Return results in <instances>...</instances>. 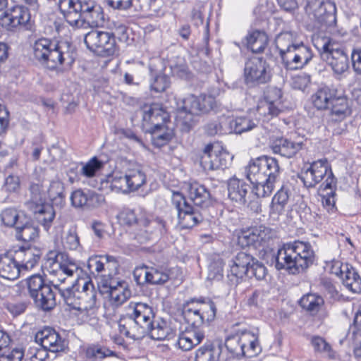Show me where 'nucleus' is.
<instances>
[{
    "instance_id": "6e6552de",
    "label": "nucleus",
    "mask_w": 361,
    "mask_h": 361,
    "mask_svg": "<svg viewBox=\"0 0 361 361\" xmlns=\"http://www.w3.org/2000/svg\"><path fill=\"white\" fill-rule=\"evenodd\" d=\"M118 218L121 224L126 225L137 224L146 228L144 232L140 231L136 235V238L141 243L151 239L152 235L156 231L161 232L164 228V222L161 219H151L150 215L142 208L136 210L125 208L119 213Z\"/></svg>"
},
{
    "instance_id": "f3484780",
    "label": "nucleus",
    "mask_w": 361,
    "mask_h": 361,
    "mask_svg": "<svg viewBox=\"0 0 361 361\" xmlns=\"http://www.w3.org/2000/svg\"><path fill=\"white\" fill-rule=\"evenodd\" d=\"M231 159L229 154L217 144L205 146L200 155V164L204 171L226 168Z\"/></svg>"
},
{
    "instance_id": "6ab92c4d",
    "label": "nucleus",
    "mask_w": 361,
    "mask_h": 361,
    "mask_svg": "<svg viewBox=\"0 0 361 361\" xmlns=\"http://www.w3.org/2000/svg\"><path fill=\"white\" fill-rule=\"evenodd\" d=\"M172 202L177 209L178 224L182 228H191L202 221V215L187 203L180 192H173Z\"/></svg>"
},
{
    "instance_id": "39448f33",
    "label": "nucleus",
    "mask_w": 361,
    "mask_h": 361,
    "mask_svg": "<svg viewBox=\"0 0 361 361\" xmlns=\"http://www.w3.org/2000/svg\"><path fill=\"white\" fill-rule=\"evenodd\" d=\"M59 7L72 26H82L84 22L97 25L103 20L102 8L93 0H59Z\"/></svg>"
},
{
    "instance_id": "b1692460",
    "label": "nucleus",
    "mask_w": 361,
    "mask_h": 361,
    "mask_svg": "<svg viewBox=\"0 0 361 361\" xmlns=\"http://www.w3.org/2000/svg\"><path fill=\"white\" fill-rule=\"evenodd\" d=\"M36 342L42 348L48 353H59L63 351L66 347L65 339L62 338L54 329L46 327L38 331L35 335Z\"/></svg>"
},
{
    "instance_id": "a211bd4d",
    "label": "nucleus",
    "mask_w": 361,
    "mask_h": 361,
    "mask_svg": "<svg viewBox=\"0 0 361 361\" xmlns=\"http://www.w3.org/2000/svg\"><path fill=\"white\" fill-rule=\"evenodd\" d=\"M244 76L247 85L264 84L271 79V68L265 60L254 57L245 63Z\"/></svg>"
},
{
    "instance_id": "393cba45",
    "label": "nucleus",
    "mask_w": 361,
    "mask_h": 361,
    "mask_svg": "<svg viewBox=\"0 0 361 361\" xmlns=\"http://www.w3.org/2000/svg\"><path fill=\"white\" fill-rule=\"evenodd\" d=\"M142 114L143 126L149 129L164 127L169 118V114L158 103L145 104L142 108Z\"/></svg>"
},
{
    "instance_id": "dca6fc26",
    "label": "nucleus",
    "mask_w": 361,
    "mask_h": 361,
    "mask_svg": "<svg viewBox=\"0 0 361 361\" xmlns=\"http://www.w3.org/2000/svg\"><path fill=\"white\" fill-rule=\"evenodd\" d=\"M284 110L281 89L275 87H268L264 99L259 101L255 110L256 114L263 118V121L277 116Z\"/></svg>"
},
{
    "instance_id": "4d7b16f0",
    "label": "nucleus",
    "mask_w": 361,
    "mask_h": 361,
    "mask_svg": "<svg viewBox=\"0 0 361 361\" xmlns=\"http://www.w3.org/2000/svg\"><path fill=\"white\" fill-rule=\"evenodd\" d=\"M229 118L223 117L219 122H213L207 126V132L209 135L215 134H228L231 133V128L229 126Z\"/></svg>"
},
{
    "instance_id": "2eb2a0df",
    "label": "nucleus",
    "mask_w": 361,
    "mask_h": 361,
    "mask_svg": "<svg viewBox=\"0 0 361 361\" xmlns=\"http://www.w3.org/2000/svg\"><path fill=\"white\" fill-rule=\"evenodd\" d=\"M84 42L90 51L102 56H113L118 51L115 36L108 32L92 30L85 35Z\"/></svg>"
},
{
    "instance_id": "37998d69",
    "label": "nucleus",
    "mask_w": 361,
    "mask_h": 361,
    "mask_svg": "<svg viewBox=\"0 0 361 361\" xmlns=\"http://www.w3.org/2000/svg\"><path fill=\"white\" fill-rule=\"evenodd\" d=\"M149 333L154 340H164L169 338L171 334V329L166 321L159 319L151 322Z\"/></svg>"
},
{
    "instance_id": "7c9ffc66",
    "label": "nucleus",
    "mask_w": 361,
    "mask_h": 361,
    "mask_svg": "<svg viewBox=\"0 0 361 361\" xmlns=\"http://www.w3.org/2000/svg\"><path fill=\"white\" fill-rule=\"evenodd\" d=\"M240 332L245 357H252L257 355L262 351L259 341V330L244 329L240 330Z\"/></svg>"
},
{
    "instance_id": "cd10ccee",
    "label": "nucleus",
    "mask_w": 361,
    "mask_h": 361,
    "mask_svg": "<svg viewBox=\"0 0 361 361\" xmlns=\"http://www.w3.org/2000/svg\"><path fill=\"white\" fill-rule=\"evenodd\" d=\"M204 338V331L200 326H187L178 336V345L180 349L187 351L199 345Z\"/></svg>"
},
{
    "instance_id": "6e6d98bb",
    "label": "nucleus",
    "mask_w": 361,
    "mask_h": 361,
    "mask_svg": "<svg viewBox=\"0 0 361 361\" xmlns=\"http://www.w3.org/2000/svg\"><path fill=\"white\" fill-rule=\"evenodd\" d=\"M119 307L120 306H116L108 301H106L104 304V316L106 319L107 322L111 326L116 324L118 326L119 321L123 319V318H121V314L118 311Z\"/></svg>"
},
{
    "instance_id": "de8ad7c7",
    "label": "nucleus",
    "mask_w": 361,
    "mask_h": 361,
    "mask_svg": "<svg viewBox=\"0 0 361 361\" xmlns=\"http://www.w3.org/2000/svg\"><path fill=\"white\" fill-rule=\"evenodd\" d=\"M16 231L17 238L25 242L35 240L39 235L38 228L27 221L17 226Z\"/></svg>"
},
{
    "instance_id": "8fccbe9b",
    "label": "nucleus",
    "mask_w": 361,
    "mask_h": 361,
    "mask_svg": "<svg viewBox=\"0 0 361 361\" xmlns=\"http://www.w3.org/2000/svg\"><path fill=\"white\" fill-rule=\"evenodd\" d=\"M94 197V195L90 191L85 192L78 189L73 191L71 195L72 205L75 207H83L90 206Z\"/></svg>"
},
{
    "instance_id": "c85d7f7f",
    "label": "nucleus",
    "mask_w": 361,
    "mask_h": 361,
    "mask_svg": "<svg viewBox=\"0 0 361 361\" xmlns=\"http://www.w3.org/2000/svg\"><path fill=\"white\" fill-rule=\"evenodd\" d=\"M127 314L148 330L151 322L154 319L152 307L144 302H130L128 305Z\"/></svg>"
},
{
    "instance_id": "a18cd8bd",
    "label": "nucleus",
    "mask_w": 361,
    "mask_h": 361,
    "mask_svg": "<svg viewBox=\"0 0 361 361\" xmlns=\"http://www.w3.org/2000/svg\"><path fill=\"white\" fill-rule=\"evenodd\" d=\"M289 199L288 190L281 188L274 196L271 204V213L280 215L284 212L286 205Z\"/></svg>"
},
{
    "instance_id": "bb28decb",
    "label": "nucleus",
    "mask_w": 361,
    "mask_h": 361,
    "mask_svg": "<svg viewBox=\"0 0 361 361\" xmlns=\"http://www.w3.org/2000/svg\"><path fill=\"white\" fill-rule=\"evenodd\" d=\"M269 147L273 153L280 154L284 157L291 158L302 149V142L278 137L270 140Z\"/></svg>"
},
{
    "instance_id": "680f3d73",
    "label": "nucleus",
    "mask_w": 361,
    "mask_h": 361,
    "mask_svg": "<svg viewBox=\"0 0 361 361\" xmlns=\"http://www.w3.org/2000/svg\"><path fill=\"white\" fill-rule=\"evenodd\" d=\"M25 355V359L33 361H48L49 356L45 349L37 346L29 347Z\"/></svg>"
},
{
    "instance_id": "c03bdc74",
    "label": "nucleus",
    "mask_w": 361,
    "mask_h": 361,
    "mask_svg": "<svg viewBox=\"0 0 361 361\" xmlns=\"http://www.w3.org/2000/svg\"><path fill=\"white\" fill-rule=\"evenodd\" d=\"M341 279L343 285L352 293H357L361 291V278L352 267L343 274Z\"/></svg>"
},
{
    "instance_id": "a19ab883",
    "label": "nucleus",
    "mask_w": 361,
    "mask_h": 361,
    "mask_svg": "<svg viewBox=\"0 0 361 361\" xmlns=\"http://www.w3.org/2000/svg\"><path fill=\"white\" fill-rule=\"evenodd\" d=\"M134 274L136 278L137 274L139 276L143 274L145 281L151 284H163L169 280L166 272L153 267L137 269Z\"/></svg>"
},
{
    "instance_id": "1a4fd4ad",
    "label": "nucleus",
    "mask_w": 361,
    "mask_h": 361,
    "mask_svg": "<svg viewBox=\"0 0 361 361\" xmlns=\"http://www.w3.org/2000/svg\"><path fill=\"white\" fill-rule=\"evenodd\" d=\"M44 271L51 277V283L58 290L60 283L70 277L78 276L81 272L80 265L63 253H58L54 257H49L44 262Z\"/></svg>"
},
{
    "instance_id": "4c0bfd02",
    "label": "nucleus",
    "mask_w": 361,
    "mask_h": 361,
    "mask_svg": "<svg viewBox=\"0 0 361 361\" xmlns=\"http://www.w3.org/2000/svg\"><path fill=\"white\" fill-rule=\"evenodd\" d=\"M331 118L334 121H341L351 114V110L345 97L338 93L331 104Z\"/></svg>"
},
{
    "instance_id": "72a5a7b5",
    "label": "nucleus",
    "mask_w": 361,
    "mask_h": 361,
    "mask_svg": "<svg viewBox=\"0 0 361 361\" xmlns=\"http://www.w3.org/2000/svg\"><path fill=\"white\" fill-rule=\"evenodd\" d=\"M252 112H249L247 115L243 116H238L235 118H229V126L231 128V133H235L240 134L244 132L251 130L255 128L259 120H262V116H259L255 119L252 118Z\"/></svg>"
},
{
    "instance_id": "c756f323",
    "label": "nucleus",
    "mask_w": 361,
    "mask_h": 361,
    "mask_svg": "<svg viewBox=\"0 0 361 361\" xmlns=\"http://www.w3.org/2000/svg\"><path fill=\"white\" fill-rule=\"evenodd\" d=\"M118 328L121 334L133 340L141 339L149 333V330L146 327L128 314L126 317L119 321Z\"/></svg>"
},
{
    "instance_id": "f03ea898",
    "label": "nucleus",
    "mask_w": 361,
    "mask_h": 361,
    "mask_svg": "<svg viewBox=\"0 0 361 361\" xmlns=\"http://www.w3.org/2000/svg\"><path fill=\"white\" fill-rule=\"evenodd\" d=\"M315 254L309 242L295 240L283 244L276 256V268L297 274L308 268L314 261Z\"/></svg>"
},
{
    "instance_id": "09e8293b",
    "label": "nucleus",
    "mask_w": 361,
    "mask_h": 361,
    "mask_svg": "<svg viewBox=\"0 0 361 361\" xmlns=\"http://www.w3.org/2000/svg\"><path fill=\"white\" fill-rule=\"evenodd\" d=\"M323 304V298L315 294L305 295L300 300V306L312 314L317 312Z\"/></svg>"
},
{
    "instance_id": "9b49d317",
    "label": "nucleus",
    "mask_w": 361,
    "mask_h": 361,
    "mask_svg": "<svg viewBox=\"0 0 361 361\" xmlns=\"http://www.w3.org/2000/svg\"><path fill=\"white\" fill-rule=\"evenodd\" d=\"M216 307L209 298H194L183 306V315L190 326H200L209 324L216 318Z\"/></svg>"
},
{
    "instance_id": "bf43d9fd",
    "label": "nucleus",
    "mask_w": 361,
    "mask_h": 361,
    "mask_svg": "<svg viewBox=\"0 0 361 361\" xmlns=\"http://www.w3.org/2000/svg\"><path fill=\"white\" fill-rule=\"evenodd\" d=\"M102 167V163L96 157L92 158L87 163L82 164L80 173L82 176L92 178Z\"/></svg>"
},
{
    "instance_id": "5fc2aeb1",
    "label": "nucleus",
    "mask_w": 361,
    "mask_h": 361,
    "mask_svg": "<svg viewBox=\"0 0 361 361\" xmlns=\"http://www.w3.org/2000/svg\"><path fill=\"white\" fill-rule=\"evenodd\" d=\"M110 188L116 192L128 193L130 192L127 182L126 175L121 173H114L110 180Z\"/></svg>"
},
{
    "instance_id": "20e7f679",
    "label": "nucleus",
    "mask_w": 361,
    "mask_h": 361,
    "mask_svg": "<svg viewBox=\"0 0 361 361\" xmlns=\"http://www.w3.org/2000/svg\"><path fill=\"white\" fill-rule=\"evenodd\" d=\"M33 55L43 66L55 69L63 64H71L74 59L71 44L67 42H55L47 38L35 41L32 46Z\"/></svg>"
},
{
    "instance_id": "9d476101",
    "label": "nucleus",
    "mask_w": 361,
    "mask_h": 361,
    "mask_svg": "<svg viewBox=\"0 0 361 361\" xmlns=\"http://www.w3.org/2000/svg\"><path fill=\"white\" fill-rule=\"evenodd\" d=\"M16 288L17 291L23 288L20 292L24 293L26 289L37 306L44 311L50 310L56 305L54 293L39 275H33L26 280L20 281Z\"/></svg>"
},
{
    "instance_id": "e2e57ef3",
    "label": "nucleus",
    "mask_w": 361,
    "mask_h": 361,
    "mask_svg": "<svg viewBox=\"0 0 361 361\" xmlns=\"http://www.w3.org/2000/svg\"><path fill=\"white\" fill-rule=\"evenodd\" d=\"M62 244L64 248L69 250H76L79 247L80 241L75 229L71 228L65 233Z\"/></svg>"
},
{
    "instance_id": "338daca9",
    "label": "nucleus",
    "mask_w": 361,
    "mask_h": 361,
    "mask_svg": "<svg viewBox=\"0 0 361 361\" xmlns=\"http://www.w3.org/2000/svg\"><path fill=\"white\" fill-rule=\"evenodd\" d=\"M170 85L169 78L165 75H157L154 82L151 84V88L156 92L165 91Z\"/></svg>"
},
{
    "instance_id": "79ce46f5",
    "label": "nucleus",
    "mask_w": 361,
    "mask_h": 361,
    "mask_svg": "<svg viewBox=\"0 0 361 361\" xmlns=\"http://www.w3.org/2000/svg\"><path fill=\"white\" fill-rule=\"evenodd\" d=\"M267 43L268 36L262 31H253L246 37L247 47L254 53L262 52Z\"/></svg>"
},
{
    "instance_id": "aec40b11",
    "label": "nucleus",
    "mask_w": 361,
    "mask_h": 361,
    "mask_svg": "<svg viewBox=\"0 0 361 361\" xmlns=\"http://www.w3.org/2000/svg\"><path fill=\"white\" fill-rule=\"evenodd\" d=\"M98 283L102 288V292L108 293L106 301L116 306H121L131 296V290L124 281H116L113 278H108L99 281Z\"/></svg>"
},
{
    "instance_id": "864d4df0",
    "label": "nucleus",
    "mask_w": 361,
    "mask_h": 361,
    "mask_svg": "<svg viewBox=\"0 0 361 361\" xmlns=\"http://www.w3.org/2000/svg\"><path fill=\"white\" fill-rule=\"evenodd\" d=\"M25 219L24 216H20L16 209H6L1 213V221L3 224L8 227L16 226L22 224V219Z\"/></svg>"
},
{
    "instance_id": "0eeeda50",
    "label": "nucleus",
    "mask_w": 361,
    "mask_h": 361,
    "mask_svg": "<svg viewBox=\"0 0 361 361\" xmlns=\"http://www.w3.org/2000/svg\"><path fill=\"white\" fill-rule=\"evenodd\" d=\"M295 36L291 32H283L279 34L275 39L276 47L283 63L287 68L291 70L302 68L313 56L310 47L303 44H294Z\"/></svg>"
},
{
    "instance_id": "13d9d810",
    "label": "nucleus",
    "mask_w": 361,
    "mask_h": 361,
    "mask_svg": "<svg viewBox=\"0 0 361 361\" xmlns=\"http://www.w3.org/2000/svg\"><path fill=\"white\" fill-rule=\"evenodd\" d=\"M164 127L161 128H152L151 129L152 134V142L153 144L157 147H161L169 142L173 137V132L170 130H166L164 132H161L159 130H162Z\"/></svg>"
},
{
    "instance_id": "ddd939ff",
    "label": "nucleus",
    "mask_w": 361,
    "mask_h": 361,
    "mask_svg": "<svg viewBox=\"0 0 361 361\" xmlns=\"http://www.w3.org/2000/svg\"><path fill=\"white\" fill-rule=\"evenodd\" d=\"M315 47L318 49L322 50V57L331 67L334 77L339 80L341 79L349 68L347 54L338 44L328 38L317 40Z\"/></svg>"
},
{
    "instance_id": "3c124183",
    "label": "nucleus",
    "mask_w": 361,
    "mask_h": 361,
    "mask_svg": "<svg viewBox=\"0 0 361 361\" xmlns=\"http://www.w3.org/2000/svg\"><path fill=\"white\" fill-rule=\"evenodd\" d=\"M311 344L316 353L324 354L329 358L335 357V352L324 338L319 336H313L311 338Z\"/></svg>"
},
{
    "instance_id": "e433bc0d",
    "label": "nucleus",
    "mask_w": 361,
    "mask_h": 361,
    "mask_svg": "<svg viewBox=\"0 0 361 361\" xmlns=\"http://www.w3.org/2000/svg\"><path fill=\"white\" fill-rule=\"evenodd\" d=\"M222 343L206 342L195 353V361H219Z\"/></svg>"
},
{
    "instance_id": "f257e3e1",
    "label": "nucleus",
    "mask_w": 361,
    "mask_h": 361,
    "mask_svg": "<svg viewBox=\"0 0 361 361\" xmlns=\"http://www.w3.org/2000/svg\"><path fill=\"white\" fill-rule=\"evenodd\" d=\"M247 178L254 186L252 192L257 197L269 196L279 176L278 161L271 157L262 156L251 160L245 169Z\"/></svg>"
},
{
    "instance_id": "052dcab7",
    "label": "nucleus",
    "mask_w": 361,
    "mask_h": 361,
    "mask_svg": "<svg viewBox=\"0 0 361 361\" xmlns=\"http://www.w3.org/2000/svg\"><path fill=\"white\" fill-rule=\"evenodd\" d=\"M39 259V252L30 247H27V255L25 257V260H23L22 264H20L21 271L24 269L30 270L33 269L37 264Z\"/></svg>"
},
{
    "instance_id": "774afa93",
    "label": "nucleus",
    "mask_w": 361,
    "mask_h": 361,
    "mask_svg": "<svg viewBox=\"0 0 361 361\" xmlns=\"http://www.w3.org/2000/svg\"><path fill=\"white\" fill-rule=\"evenodd\" d=\"M359 335L361 336V310L355 314L353 324L350 326L348 337L349 339H357Z\"/></svg>"
},
{
    "instance_id": "a878e982",
    "label": "nucleus",
    "mask_w": 361,
    "mask_h": 361,
    "mask_svg": "<svg viewBox=\"0 0 361 361\" xmlns=\"http://www.w3.org/2000/svg\"><path fill=\"white\" fill-rule=\"evenodd\" d=\"M30 19L28 9L20 5H16L8 9L1 18L2 25L8 29L26 25Z\"/></svg>"
},
{
    "instance_id": "412c9836",
    "label": "nucleus",
    "mask_w": 361,
    "mask_h": 361,
    "mask_svg": "<svg viewBox=\"0 0 361 361\" xmlns=\"http://www.w3.org/2000/svg\"><path fill=\"white\" fill-rule=\"evenodd\" d=\"M275 235L274 231L264 225H259L243 230L238 235V243L243 247H258L268 242Z\"/></svg>"
},
{
    "instance_id": "4be33fe9",
    "label": "nucleus",
    "mask_w": 361,
    "mask_h": 361,
    "mask_svg": "<svg viewBox=\"0 0 361 361\" xmlns=\"http://www.w3.org/2000/svg\"><path fill=\"white\" fill-rule=\"evenodd\" d=\"M87 267L90 272L99 281L104 279L112 278L118 268V262L116 258L110 255H94L88 259Z\"/></svg>"
},
{
    "instance_id": "69168bd1",
    "label": "nucleus",
    "mask_w": 361,
    "mask_h": 361,
    "mask_svg": "<svg viewBox=\"0 0 361 361\" xmlns=\"http://www.w3.org/2000/svg\"><path fill=\"white\" fill-rule=\"evenodd\" d=\"M25 356V351L22 347L12 349L7 354L0 355V361H22Z\"/></svg>"
},
{
    "instance_id": "7ed1b4c3",
    "label": "nucleus",
    "mask_w": 361,
    "mask_h": 361,
    "mask_svg": "<svg viewBox=\"0 0 361 361\" xmlns=\"http://www.w3.org/2000/svg\"><path fill=\"white\" fill-rule=\"evenodd\" d=\"M81 290H74V287L59 288V292L66 304L80 312L85 320H91L96 317L97 291L91 281L82 280Z\"/></svg>"
},
{
    "instance_id": "f704fd0d",
    "label": "nucleus",
    "mask_w": 361,
    "mask_h": 361,
    "mask_svg": "<svg viewBox=\"0 0 361 361\" xmlns=\"http://www.w3.org/2000/svg\"><path fill=\"white\" fill-rule=\"evenodd\" d=\"M125 172L130 192L137 190L146 183V174L140 164H130Z\"/></svg>"
},
{
    "instance_id": "c9c22d12",
    "label": "nucleus",
    "mask_w": 361,
    "mask_h": 361,
    "mask_svg": "<svg viewBox=\"0 0 361 361\" xmlns=\"http://www.w3.org/2000/svg\"><path fill=\"white\" fill-rule=\"evenodd\" d=\"M250 190V185L237 178H232L229 179L228 182L229 198L240 204H244L245 202L246 195Z\"/></svg>"
},
{
    "instance_id": "0e129e2a",
    "label": "nucleus",
    "mask_w": 361,
    "mask_h": 361,
    "mask_svg": "<svg viewBox=\"0 0 361 361\" xmlns=\"http://www.w3.org/2000/svg\"><path fill=\"white\" fill-rule=\"evenodd\" d=\"M224 263L221 259L214 261L209 265L207 279L211 281H220L223 278Z\"/></svg>"
},
{
    "instance_id": "473e14b6",
    "label": "nucleus",
    "mask_w": 361,
    "mask_h": 361,
    "mask_svg": "<svg viewBox=\"0 0 361 361\" xmlns=\"http://www.w3.org/2000/svg\"><path fill=\"white\" fill-rule=\"evenodd\" d=\"M21 272L19 264L13 257V252L9 251L0 256V276L8 279H16Z\"/></svg>"
},
{
    "instance_id": "49530a36",
    "label": "nucleus",
    "mask_w": 361,
    "mask_h": 361,
    "mask_svg": "<svg viewBox=\"0 0 361 361\" xmlns=\"http://www.w3.org/2000/svg\"><path fill=\"white\" fill-rule=\"evenodd\" d=\"M225 346L231 356L238 358L245 357V351L241 345L240 331L236 334L230 336L226 339Z\"/></svg>"
},
{
    "instance_id": "5701e85b",
    "label": "nucleus",
    "mask_w": 361,
    "mask_h": 361,
    "mask_svg": "<svg viewBox=\"0 0 361 361\" xmlns=\"http://www.w3.org/2000/svg\"><path fill=\"white\" fill-rule=\"evenodd\" d=\"M253 257L245 252L235 255L228 263L227 276L233 284H237L246 274H249Z\"/></svg>"
},
{
    "instance_id": "4468645a",
    "label": "nucleus",
    "mask_w": 361,
    "mask_h": 361,
    "mask_svg": "<svg viewBox=\"0 0 361 361\" xmlns=\"http://www.w3.org/2000/svg\"><path fill=\"white\" fill-rule=\"evenodd\" d=\"M305 13L317 26L334 27L336 24V8L330 0H307Z\"/></svg>"
},
{
    "instance_id": "603ef678",
    "label": "nucleus",
    "mask_w": 361,
    "mask_h": 361,
    "mask_svg": "<svg viewBox=\"0 0 361 361\" xmlns=\"http://www.w3.org/2000/svg\"><path fill=\"white\" fill-rule=\"evenodd\" d=\"M64 186L60 180H53L50 183L47 193L49 198L56 204L61 203L64 199Z\"/></svg>"
},
{
    "instance_id": "f8f14e48",
    "label": "nucleus",
    "mask_w": 361,
    "mask_h": 361,
    "mask_svg": "<svg viewBox=\"0 0 361 361\" xmlns=\"http://www.w3.org/2000/svg\"><path fill=\"white\" fill-rule=\"evenodd\" d=\"M300 178L307 188L314 187L326 178L321 185V190L323 191L334 188L336 185V180L326 159L315 161L308 167L303 168Z\"/></svg>"
},
{
    "instance_id": "2f4dec72",
    "label": "nucleus",
    "mask_w": 361,
    "mask_h": 361,
    "mask_svg": "<svg viewBox=\"0 0 361 361\" xmlns=\"http://www.w3.org/2000/svg\"><path fill=\"white\" fill-rule=\"evenodd\" d=\"M183 189L195 205L203 207L209 204L210 193L203 185L196 181L185 183Z\"/></svg>"
},
{
    "instance_id": "58836bf2",
    "label": "nucleus",
    "mask_w": 361,
    "mask_h": 361,
    "mask_svg": "<svg viewBox=\"0 0 361 361\" xmlns=\"http://www.w3.org/2000/svg\"><path fill=\"white\" fill-rule=\"evenodd\" d=\"M337 93L338 90L334 87H322L312 95V103L317 109H326L330 106Z\"/></svg>"
},
{
    "instance_id": "423d86ee",
    "label": "nucleus",
    "mask_w": 361,
    "mask_h": 361,
    "mask_svg": "<svg viewBox=\"0 0 361 361\" xmlns=\"http://www.w3.org/2000/svg\"><path fill=\"white\" fill-rule=\"evenodd\" d=\"M174 100L177 110V123L186 131L193 126L196 116L209 111L215 106L214 98L206 94L199 97L189 94L183 98L175 97Z\"/></svg>"
},
{
    "instance_id": "ea45409f",
    "label": "nucleus",
    "mask_w": 361,
    "mask_h": 361,
    "mask_svg": "<svg viewBox=\"0 0 361 361\" xmlns=\"http://www.w3.org/2000/svg\"><path fill=\"white\" fill-rule=\"evenodd\" d=\"M33 212L37 221L43 226L45 230L48 231L55 217V211L53 207L49 204H36L33 208Z\"/></svg>"
}]
</instances>
